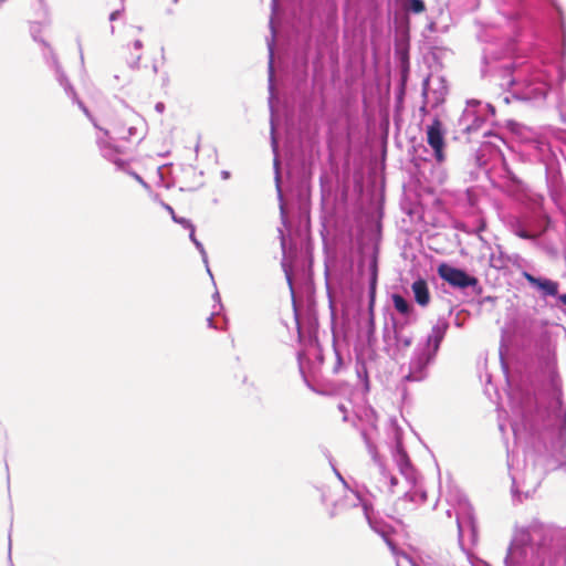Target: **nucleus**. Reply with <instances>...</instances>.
I'll return each mask as SVG.
<instances>
[{
  "mask_svg": "<svg viewBox=\"0 0 566 566\" xmlns=\"http://www.w3.org/2000/svg\"><path fill=\"white\" fill-rule=\"evenodd\" d=\"M505 346H500V361L509 386L512 410V431L515 442L523 446L525 459L521 475L512 474V494L522 501L531 497L545 475L560 467L566 448V405L557 373L556 355L547 349L543 356V367L549 377V389L537 394L533 388L512 386L509 379V365L505 361Z\"/></svg>",
  "mask_w": 566,
  "mask_h": 566,
  "instance_id": "f257e3e1",
  "label": "nucleus"
},
{
  "mask_svg": "<svg viewBox=\"0 0 566 566\" xmlns=\"http://www.w3.org/2000/svg\"><path fill=\"white\" fill-rule=\"evenodd\" d=\"M505 566H566V532L533 522L516 528Z\"/></svg>",
  "mask_w": 566,
  "mask_h": 566,
  "instance_id": "f03ea898",
  "label": "nucleus"
},
{
  "mask_svg": "<svg viewBox=\"0 0 566 566\" xmlns=\"http://www.w3.org/2000/svg\"><path fill=\"white\" fill-rule=\"evenodd\" d=\"M380 224L368 223L359 228L357 232L348 223L336 224L332 234V249L335 258L344 261H352L355 250H358L361 258H368V265L373 259L374 243L379 254Z\"/></svg>",
  "mask_w": 566,
  "mask_h": 566,
  "instance_id": "7ed1b4c3",
  "label": "nucleus"
},
{
  "mask_svg": "<svg viewBox=\"0 0 566 566\" xmlns=\"http://www.w3.org/2000/svg\"><path fill=\"white\" fill-rule=\"evenodd\" d=\"M449 326V321L444 316H440L432 325L430 333L412 353L409 371L403 377L406 381H422L428 377V367L434 361Z\"/></svg>",
  "mask_w": 566,
  "mask_h": 566,
  "instance_id": "20e7f679",
  "label": "nucleus"
},
{
  "mask_svg": "<svg viewBox=\"0 0 566 566\" xmlns=\"http://www.w3.org/2000/svg\"><path fill=\"white\" fill-rule=\"evenodd\" d=\"M553 220L542 207L509 218V230L520 239L542 245V238L552 229Z\"/></svg>",
  "mask_w": 566,
  "mask_h": 566,
  "instance_id": "39448f33",
  "label": "nucleus"
},
{
  "mask_svg": "<svg viewBox=\"0 0 566 566\" xmlns=\"http://www.w3.org/2000/svg\"><path fill=\"white\" fill-rule=\"evenodd\" d=\"M537 159L545 167V179L552 201L562 207L566 199V185L560 171V163L555 146L539 142L536 146Z\"/></svg>",
  "mask_w": 566,
  "mask_h": 566,
  "instance_id": "423d86ee",
  "label": "nucleus"
},
{
  "mask_svg": "<svg viewBox=\"0 0 566 566\" xmlns=\"http://www.w3.org/2000/svg\"><path fill=\"white\" fill-rule=\"evenodd\" d=\"M355 495L358 504L363 509L364 516L369 527L384 539L391 553L397 557V566H401L402 562L415 566L409 555L406 553H399L397 545L391 539V534L394 532L392 526L375 512L373 504L368 500L364 499L359 492H355Z\"/></svg>",
  "mask_w": 566,
  "mask_h": 566,
  "instance_id": "0eeeda50",
  "label": "nucleus"
},
{
  "mask_svg": "<svg viewBox=\"0 0 566 566\" xmlns=\"http://www.w3.org/2000/svg\"><path fill=\"white\" fill-rule=\"evenodd\" d=\"M50 25L42 24L41 20H34L29 22V31L30 35L33 39V41L40 43L43 46V59L45 61V64L48 67L54 71L55 78L60 83V85L64 88L67 96L76 97V92L72 84L70 83L69 78L66 77L65 73L62 70V66L59 62V59L52 49V46L43 39L41 38V32L44 28H49Z\"/></svg>",
  "mask_w": 566,
  "mask_h": 566,
  "instance_id": "6e6552de",
  "label": "nucleus"
},
{
  "mask_svg": "<svg viewBox=\"0 0 566 566\" xmlns=\"http://www.w3.org/2000/svg\"><path fill=\"white\" fill-rule=\"evenodd\" d=\"M373 259L369 264V282H368V316L365 325L359 326V335L366 338L369 347L376 344V325H375V298L377 289V247L374 243Z\"/></svg>",
  "mask_w": 566,
  "mask_h": 566,
  "instance_id": "1a4fd4ad",
  "label": "nucleus"
},
{
  "mask_svg": "<svg viewBox=\"0 0 566 566\" xmlns=\"http://www.w3.org/2000/svg\"><path fill=\"white\" fill-rule=\"evenodd\" d=\"M537 1L495 0L499 6V12L507 20L516 21L522 29L527 28L537 19V13L533 10Z\"/></svg>",
  "mask_w": 566,
  "mask_h": 566,
  "instance_id": "9d476101",
  "label": "nucleus"
},
{
  "mask_svg": "<svg viewBox=\"0 0 566 566\" xmlns=\"http://www.w3.org/2000/svg\"><path fill=\"white\" fill-rule=\"evenodd\" d=\"M488 111L490 115L495 114V108L491 104L483 105L480 101L470 99L458 119V129L465 134L478 132L485 122L484 113Z\"/></svg>",
  "mask_w": 566,
  "mask_h": 566,
  "instance_id": "9b49d317",
  "label": "nucleus"
},
{
  "mask_svg": "<svg viewBox=\"0 0 566 566\" xmlns=\"http://www.w3.org/2000/svg\"><path fill=\"white\" fill-rule=\"evenodd\" d=\"M384 349L387 355L392 359H399L406 355L411 347L415 333L413 331H402L385 325L382 332Z\"/></svg>",
  "mask_w": 566,
  "mask_h": 566,
  "instance_id": "f8f14e48",
  "label": "nucleus"
},
{
  "mask_svg": "<svg viewBox=\"0 0 566 566\" xmlns=\"http://www.w3.org/2000/svg\"><path fill=\"white\" fill-rule=\"evenodd\" d=\"M455 522L458 527V543L460 548L465 552L463 536L467 532L470 534V538L473 544L478 541V524L475 515L473 507L467 500L459 503L455 511Z\"/></svg>",
  "mask_w": 566,
  "mask_h": 566,
  "instance_id": "ddd939ff",
  "label": "nucleus"
},
{
  "mask_svg": "<svg viewBox=\"0 0 566 566\" xmlns=\"http://www.w3.org/2000/svg\"><path fill=\"white\" fill-rule=\"evenodd\" d=\"M438 275L452 287L465 290L468 287H479V280L469 274L465 270L452 266L448 263H441L438 266Z\"/></svg>",
  "mask_w": 566,
  "mask_h": 566,
  "instance_id": "4468645a",
  "label": "nucleus"
},
{
  "mask_svg": "<svg viewBox=\"0 0 566 566\" xmlns=\"http://www.w3.org/2000/svg\"><path fill=\"white\" fill-rule=\"evenodd\" d=\"M427 143L433 150V157L438 163H443L446 159L444 155V129L441 120L434 117L432 123L427 127Z\"/></svg>",
  "mask_w": 566,
  "mask_h": 566,
  "instance_id": "2eb2a0df",
  "label": "nucleus"
},
{
  "mask_svg": "<svg viewBox=\"0 0 566 566\" xmlns=\"http://www.w3.org/2000/svg\"><path fill=\"white\" fill-rule=\"evenodd\" d=\"M523 277L527 283L535 289L542 298L554 297L558 295L559 283L544 276H535L530 272L524 271Z\"/></svg>",
  "mask_w": 566,
  "mask_h": 566,
  "instance_id": "dca6fc26",
  "label": "nucleus"
},
{
  "mask_svg": "<svg viewBox=\"0 0 566 566\" xmlns=\"http://www.w3.org/2000/svg\"><path fill=\"white\" fill-rule=\"evenodd\" d=\"M70 97L73 99V102H75L78 105V107L83 111V113L90 118V120L93 123L94 127L97 128L98 130H101L105 137H108L112 139H120V140L126 138V130H127L126 123L117 122V123L113 124L111 130L104 129L97 125V123L94 120V118L91 115L87 107L84 105V103L82 101L78 99L77 96L76 97L70 96Z\"/></svg>",
  "mask_w": 566,
  "mask_h": 566,
  "instance_id": "f3484780",
  "label": "nucleus"
},
{
  "mask_svg": "<svg viewBox=\"0 0 566 566\" xmlns=\"http://www.w3.org/2000/svg\"><path fill=\"white\" fill-rule=\"evenodd\" d=\"M96 144L103 158L113 163L118 170H125L128 161L119 158L122 150L118 146L101 136L96 138Z\"/></svg>",
  "mask_w": 566,
  "mask_h": 566,
  "instance_id": "a211bd4d",
  "label": "nucleus"
},
{
  "mask_svg": "<svg viewBox=\"0 0 566 566\" xmlns=\"http://www.w3.org/2000/svg\"><path fill=\"white\" fill-rule=\"evenodd\" d=\"M483 137L491 139L482 142L481 147L475 154L476 163L479 166H483L486 164V159L484 158L486 153H489L490 155H496L500 153L499 143L505 144L504 139L500 135L494 134L491 130H485L483 133Z\"/></svg>",
  "mask_w": 566,
  "mask_h": 566,
  "instance_id": "6ab92c4d",
  "label": "nucleus"
},
{
  "mask_svg": "<svg viewBox=\"0 0 566 566\" xmlns=\"http://www.w3.org/2000/svg\"><path fill=\"white\" fill-rule=\"evenodd\" d=\"M361 437H363V439L365 441V444L367 447V450H368L369 454L371 455L374 462L379 468V472H380L381 479L385 482H387V481L389 482L390 492H394L392 489L398 484L397 476L390 474V472L387 470V468L385 467V464L382 463V461L379 458V454L377 452L376 446L370 441V439L368 438V436H367V433L365 431L361 432Z\"/></svg>",
  "mask_w": 566,
  "mask_h": 566,
  "instance_id": "aec40b11",
  "label": "nucleus"
},
{
  "mask_svg": "<svg viewBox=\"0 0 566 566\" xmlns=\"http://www.w3.org/2000/svg\"><path fill=\"white\" fill-rule=\"evenodd\" d=\"M394 459L399 468L400 473L407 479V480H413L415 475V469L410 462L409 455L407 451L403 448V444L399 438L396 440V447L394 450Z\"/></svg>",
  "mask_w": 566,
  "mask_h": 566,
  "instance_id": "412c9836",
  "label": "nucleus"
},
{
  "mask_svg": "<svg viewBox=\"0 0 566 566\" xmlns=\"http://www.w3.org/2000/svg\"><path fill=\"white\" fill-rule=\"evenodd\" d=\"M128 116L126 117V120L130 123L129 126H127L126 130V138L124 140H133L136 139L137 142H140L145 137V133L140 129V126H143L144 119L139 117L137 114H135L133 111H127Z\"/></svg>",
  "mask_w": 566,
  "mask_h": 566,
  "instance_id": "4be33fe9",
  "label": "nucleus"
},
{
  "mask_svg": "<svg viewBox=\"0 0 566 566\" xmlns=\"http://www.w3.org/2000/svg\"><path fill=\"white\" fill-rule=\"evenodd\" d=\"M391 300L396 311V314H394L395 316H418L412 302L406 298L403 295L394 293L391 295Z\"/></svg>",
  "mask_w": 566,
  "mask_h": 566,
  "instance_id": "5701e85b",
  "label": "nucleus"
},
{
  "mask_svg": "<svg viewBox=\"0 0 566 566\" xmlns=\"http://www.w3.org/2000/svg\"><path fill=\"white\" fill-rule=\"evenodd\" d=\"M411 290L418 305L424 307L430 303V292L426 280L419 277L413 281Z\"/></svg>",
  "mask_w": 566,
  "mask_h": 566,
  "instance_id": "b1692460",
  "label": "nucleus"
},
{
  "mask_svg": "<svg viewBox=\"0 0 566 566\" xmlns=\"http://www.w3.org/2000/svg\"><path fill=\"white\" fill-rule=\"evenodd\" d=\"M396 56L399 61V65L402 75L406 76L409 72V45L402 41L398 42L395 48Z\"/></svg>",
  "mask_w": 566,
  "mask_h": 566,
  "instance_id": "393cba45",
  "label": "nucleus"
},
{
  "mask_svg": "<svg viewBox=\"0 0 566 566\" xmlns=\"http://www.w3.org/2000/svg\"><path fill=\"white\" fill-rule=\"evenodd\" d=\"M418 316H395L390 315V325L389 327L402 329V331H412V326L418 322Z\"/></svg>",
  "mask_w": 566,
  "mask_h": 566,
  "instance_id": "a878e982",
  "label": "nucleus"
},
{
  "mask_svg": "<svg viewBox=\"0 0 566 566\" xmlns=\"http://www.w3.org/2000/svg\"><path fill=\"white\" fill-rule=\"evenodd\" d=\"M548 90L549 88L546 83H543V82L536 83L528 88L525 97L528 99L543 102V101H545V98L548 94Z\"/></svg>",
  "mask_w": 566,
  "mask_h": 566,
  "instance_id": "bb28decb",
  "label": "nucleus"
},
{
  "mask_svg": "<svg viewBox=\"0 0 566 566\" xmlns=\"http://www.w3.org/2000/svg\"><path fill=\"white\" fill-rule=\"evenodd\" d=\"M36 20H41L42 24L44 25H51L52 19L49 6L44 0H36Z\"/></svg>",
  "mask_w": 566,
  "mask_h": 566,
  "instance_id": "cd10ccee",
  "label": "nucleus"
},
{
  "mask_svg": "<svg viewBox=\"0 0 566 566\" xmlns=\"http://www.w3.org/2000/svg\"><path fill=\"white\" fill-rule=\"evenodd\" d=\"M189 238H190L191 242L195 244V247L198 249V251L200 252V254L202 256V261H203V263L207 266V272L212 277V273H211V271L209 269V265H208L207 252H206V250L203 248V244L196 238L195 228L190 230Z\"/></svg>",
  "mask_w": 566,
  "mask_h": 566,
  "instance_id": "c85d7f7f",
  "label": "nucleus"
},
{
  "mask_svg": "<svg viewBox=\"0 0 566 566\" xmlns=\"http://www.w3.org/2000/svg\"><path fill=\"white\" fill-rule=\"evenodd\" d=\"M405 7L407 11L412 13H421L426 10L423 0H407Z\"/></svg>",
  "mask_w": 566,
  "mask_h": 566,
  "instance_id": "c756f323",
  "label": "nucleus"
},
{
  "mask_svg": "<svg viewBox=\"0 0 566 566\" xmlns=\"http://www.w3.org/2000/svg\"><path fill=\"white\" fill-rule=\"evenodd\" d=\"M357 376L364 384L365 391L369 390V379L366 366L363 364L360 367H357Z\"/></svg>",
  "mask_w": 566,
  "mask_h": 566,
  "instance_id": "7c9ffc66",
  "label": "nucleus"
},
{
  "mask_svg": "<svg viewBox=\"0 0 566 566\" xmlns=\"http://www.w3.org/2000/svg\"><path fill=\"white\" fill-rule=\"evenodd\" d=\"M497 249H499V255H496L495 252H492L490 261L494 268L501 269L505 265V259L503 256V252L501 251L500 247H497Z\"/></svg>",
  "mask_w": 566,
  "mask_h": 566,
  "instance_id": "2f4dec72",
  "label": "nucleus"
},
{
  "mask_svg": "<svg viewBox=\"0 0 566 566\" xmlns=\"http://www.w3.org/2000/svg\"><path fill=\"white\" fill-rule=\"evenodd\" d=\"M124 171L126 174H128L129 176H132L138 184H140L143 186V188H145L146 190L150 189L149 184L147 181H145L144 178L140 175H138L136 171L130 170L128 168V165L126 166Z\"/></svg>",
  "mask_w": 566,
  "mask_h": 566,
  "instance_id": "473e14b6",
  "label": "nucleus"
},
{
  "mask_svg": "<svg viewBox=\"0 0 566 566\" xmlns=\"http://www.w3.org/2000/svg\"><path fill=\"white\" fill-rule=\"evenodd\" d=\"M334 353H335L336 361H335V365L333 368V373L338 374L343 367L344 361H343V357H342L339 350L336 348L335 345H334Z\"/></svg>",
  "mask_w": 566,
  "mask_h": 566,
  "instance_id": "72a5a7b5",
  "label": "nucleus"
},
{
  "mask_svg": "<svg viewBox=\"0 0 566 566\" xmlns=\"http://www.w3.org/2000/svg\"><path fill=\"white\" fill-rule=\"evenodd\" d=\"M172 220L176 222V223H179L181 224L184 228L186 229H193L195 226L192 224V222L189 220V219H186L184 217H177L176 214L171 217Z\"/></svg>",
  "mask_w": 566,
  "mask_h": 566,
  "instance_id": "f704fd0d",
  "label": "nucleus"
},
{
  "mask_svg": "<svg viewBox=\"0 0 566 566\" xmlns=\"http://www.w3.org/2000/svg\"><path fill=\"white\" fill-rule=\"evenodd\" d=\"M554 298L557 301V304H563V305H566V293H559L558 292V295L554 296Z\"/></svg>",
  "mask_w": 566,
  "mask_h": 566,
  "instance_id": "c9c22d12",
  "label": "nucleus"
},
{
  "mask_svg": "<svg viewBox=\"0 0 566 566\" xmlns=\"http://www.w3.org/2000/svg\"><path fill=\"white\" fill-rule=\"evenodd\" d=\"M122 14V10H115L109 14V21L113 22L117 20Z\"/></svg>",
  "mask_w": 566,
  "mask_h": 566,
  "instance_id": "e433bc0d",
  "label": "nucleus"
},
{
  "mask_svg": "<svg viewBox=\"0 0 566 566\" xmlns=\"http://www.w3.org/2000/svg\"><path fill=\"white\" fill-rule=\"evenodd\" d=\"M428 85H429V78L427 77L422 83V95L424 97L428 96Z\"/></svg>",
  "mask_w": 566,
  "mask_h": 566,
  "instance_id": "4c0bfd02",
  "label": "nucleus"
},
{
  "mask_svg": "<svg viewBox=\"0 0 566 566\" xmlns=\"http://www.w3.org/2000/svg\"><path fill=\"white\" fill-rule=\"evenodd\" d=\"M326 289H327V295H328V298H329V306L333 310L334 301H333V297H332V291H331V286H329L328 281L326 282Z\"/></svg>",
  "mask_w": 566,
  "mask_h": 566,
  "instance_id": "58836bf2",
  "label": "nucleus"
},
{
  "mask_svg": "<svg viewBox=\"0 0 566 566\" xmlns=\"http://www.w3.org/2000/svg\"><path fill=\"white\" fill-rule=\"evenodd\" d=\"M155 109H156L158 113H163V112H164V109H165V105H164V103L158 102V103L155 105Z\"/></svg>",
  "mask_w": 566,
  "mask_h": 566,
  "instance_id": "ea45409f",
  "label": "nucleus"
},
{
  "mask_svg": "<svg viewBox=\"0 0 566 566\" xmlns=\"http://www.w3.org/2000/svg\"><path fill=\"white\" fill-rule=\"evenodd\" d=\"M207 321H208V326H209L210 328H214V329H217V328H218V327L216 326V324H214V321H213V314H212V315H211Z\"/></svg>",
  "mask_w": 566,
  "mask_h": 566,
  "instance_id": "a19ab883",
  "label": "nucleus"
},
{
  "mask_svg": "<svg viewBox=\"0 0 566 566\" xmlns=\"http://www.w3.org/2000/svg\"><path fill=\"white\" fill-rule=\"evenodd\" d=\"M77 45H78V51H80V59H81V62L83 63L84 62V53H83V49H82V44H81L80 40H77Z\"/></svg>",
  "mask_w": 566,
  "mask_h": 566,
  "instance_id": "79ce46f5",
  "label": "nucleus"
},
{
  "mask_svg": "<svg viewBox=\"0 0 566 566\" xmlns=\"http://www.w3.org/2000/svg\"><path fill=\"white\" fill-rule=\"evenodd\" d=\"M298 361H301V356H300V355H298ZM300 371H301V374H302V376H303V378H304V380H305L306 385L310 387V382H308V380L306 379V377H305V375H304V370H303V367H302V363H300Z\"/></svg>",
  "mask_w": 566,
  "mask_h": 566,
  "instance_id": "37998d69",
  "label": "nucleus"
},
{
  "mask_svg": "<svg viewBox=\"0 0 566 566\" xmlns=\"http://www.w3.org/2000/svg\"><path fill=\"white\" fill-rule=\"evenodd\" d=\"M142 48H143V42L140 40L134 41V49L135 50L139 51V50H142Z\"/></svg>",
  "mask_w": 566,
  "mask_h": 566,
  "instance_id": "c03bdc74",
  "label": "nucleus"
},
{
  "mask_svg": "<svg viewBox=\"0 0 566 566\" xmlns=\"http://www.w3.org/2000/svg\"><path fill=\"white\" fill-rule=\"evenodd\" d=\"M220 175L223 180H228L230 178V171L228 170H222Z\"/></svg>",
  "mask_w": 566,
  "mask_h": 566,
  "instance_id": "a18cd8bd",
  "label": "nucleus"
},
{
  "mask_svg": "<svg viewBox=\"0 0 566 566\" xmlns=\"http://www.w3.org/2000/svg\"><path fill=\"white\" fill-rule=\"evenodd\" d=\"M545 250H546L547 253H549L552 255L556 254V249L553 248V247H545Z\"/></svg>",
  "mask_w": 566,
  "mask_h": 566,
  "instance_id": "49530a36",
  "label": "nucleus"
},
{
  "mask_svg": "<svg viewBox=\"0 0 566 566\" xmlns=\"http://www.w3.org/2000/svg\"><path fill=\"white\" fill-rule=\"evenodd\" d=\"M213 300H214L216 302H218V303H219V305L221 306V298H220V294H219V292H214V294H213Z\"/></svg>",
  "mask_w": 566,
  "mask_h": 566,
  "instance_id": "de8ad7c7",
  "label": "nucleus"
},
{
  "mask_svg": "<svg viewBox=\"0 0 566 566\" xmlns=\"http://www.w3.org/2000/svg\"><path fill=\"white\" fill-rule=\"evenodd\" d=\"M334 471H335L337 478L344 483V485H346V482H345L344 478L342 476V474L336 469H334Z\"/></svg>",
  "mask_w": 566,
  "mask_h": 566,
  "instance_id": "09e8293b",
  "label": "nucleus"
},
{
  "mask_svg": "<svg viewBox=\"0 0 566 566\" xmlns=\"http://www.w3.org/2000/svg\"><path fill=\"white\" fill-rule=\"evenodd\" d=\"M444 90H446V87H444L443 85H441V88H440V95H441V97H438V98H437V101H436L437 103L443 99V98H442V95H443V91H444Z\"/></svg>",
  "mask_w": 566,
  "mask_h": 566,
  "instance_id": "8fccbe9b",
  "label": "nucleus"
},
{
  "mask_svg": "<svg viewBox=\"0 0 566 566\" xmlns=\"http://www.w3.org/2000/svg\"><path fill=\"white\" fill-rule=\"evenodd\" d=\"M140 57H142L140 55H137V56H136V60H135V61H134V63L132 64V66H133V67L138 66V63H139V61H140Z\"/></svg>",
  "mask_w": 566,
  "mask_h": 566,
  "instance_id": "3c124183",
  "label": "nucleus"
},
{
  "mask_svg": "<svg viewBox=\"0 0 566 566\" xmlns=\"http://www.w3.org/2000/svg\"><path fill=\"white\" fill-rule=\"evenodd\" d=\"M420 500L421 502H424L427 500V493L424 491L420 493Z\"/></svg>",
  "mask_w": 566,
  "mask_h": 566,
  "instance_id": "603ef678",
  "label": "nucleus"
},
{
  "mask_svg": "<svg viewBox=\"0 0 566 566\" xmlns=\"http://www.w3.org/2000/svg\"><path fill=\"white\" fill-rule=\"evenodd\" d=\"M165 207H166L167 211H169L171 213V217L175 216V211L169 205H166Z\"/></svg>",
  "mask_w": 566,
  "mask_h": 566,
  "instance_id": "864d4df0",
  "label": "nucleus"
},
{
  "mask_svg": "<svg viewBox=\"0 0 566 566\" xmlns=\"http://www.w3.org/2000/svg\"><path fill=\"white\" fill-rule=\"evenodd\" d=\"M499 429H500L502 432H504V424L500 423V424H499Z\"/></svg>",
  "mask_w": 566,
  "mask_h": 566,
  "instance_id": "5fc2aeb1",
  "label": "nucleus"
},
{
  "mask_svg": "<svg viewBox=\"0 0 566 566\" xmlns=\"http://www.w3.org/2000/svg\"><path fill=\"white\" fill-rule=\"evenodd\" d=\"M447 515L450 517L451 516V510H448L447 511Z\"/></svg>",
  "mask_w": 566,
  "mask_h": 566,
  "instance_id": "6e6d98bb",
  "label": "nucleus"
},
{
  "mask_svg": "<svg viewBox=\"0 0 566 566\" xmlns=\"http://www.w3.org/2000/svg\"><path fill=\"white\" fill-rule=\"evenodd\" d=\"M271 2H279V0H271Z\"/></svg>",
  "mask_w": 566,
  "mask_h": 566,
  "instance_id": "4d7b16f0",
  "label": "nucleus"
},
{
  "mask_svg": "<svg viewBox=\"0 0 566 566\" xmlns=\"http://www.w3.org/2000/svg\"><path fill=\"white\" fill-rule=\"evenodd\" d=\"M4 1H6V0H0V4H1L2 2H4Z\"/></svg>",
  "mask_w": 566,
  "mask_h": 566,
  "instance_id": "13d9d810",
  "label": "nucleus"
},
{
  "mask_svg": "<svg viewBox=\"0 0 566 566\" xmlns=\"http://www.w3.org/2000/svg\"><path fill=\"white\" fill-rule=\"evenodd\" d=\"M174 1L176 2L177 0H174Z\"/></svg>",
  "mask_w": 566,
  "mask_h": 566,
  "instance_id": "bf43d9fd",
  "label": "nucleus"
}]
</instances>
